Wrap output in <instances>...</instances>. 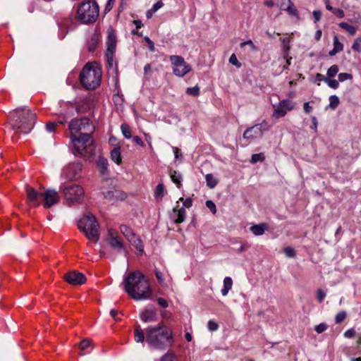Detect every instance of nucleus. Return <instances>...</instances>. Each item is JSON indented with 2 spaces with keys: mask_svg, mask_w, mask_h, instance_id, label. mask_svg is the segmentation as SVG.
I'll use <instances>...</instances> for the list:
<instances>
[{
  "mask_svg": "<svg viewBox=\"0 0 361 361\" xmlns=\"http://www.w3.org/2000/svg\"><path fill=\"white\" fill-rule=\"evenodd\" d=\"M132 245L136 248L140 255H142L143 253L144 246L140 238L136 240Z\"/></svg>",
  "mask_w": 361,
  "mask_h": 361,
  "instance_id": "obj_39",
  "label": "nucleus"
},
{
  "mask_svg": "<svg viewBox=\"0 0 361 361\" xmlns=\"http://www.w3.org/2000/svg\"><path fill=\"white\" fill-rule=\"evenodd\" d=\"M120 231L127 239L134 234L132 229L126 225H121L120 226Z\"/></svg>",
  "mask_w": 361,
  "mask_h": 361,
  "instance_id": "obj_32",
  "label": "nucleus"
},
{
  "mask_svg": "<svg viewBox=\"0 0 361 361\" xmlns=\"http://www.w3.org/2000/svg\"><path fill=\"white\" fill-rule=\"evenodd\" d=\"M170 177L172 181L177 185V187L178 188H180L181 182L183 180L181 173L176 171H173L170 173Z\"/></svg>",
  "mask_w": 361,
  "mask_h": 361,
  "instance_id": "obj_24",
  "label": "nucleus"
},
{
  "mask_svg": "<svg viewBox=\"0 0 361 361\" xmlns=\"http://www.w3.org/2000/svg\"><path fill=\"white\" fill-rule=\"evenodd\" d=\"M233 286V280L231 277L226 276L224 279V286L221 290L222 295L226 296Z\"/></svg>",
  "mask_w": 361,
  "mask_h": 361,
  "instance_id": "obj_21",
  "label": "nucleus"
},
{
  "mask_svg": "<svg viewBox=\"0 0 361 361\" xmlns=\"http://www.w3.org/2000/svg\"><path fill=\"white\" fill-rule=\"evenodd\" d=\"M157 314L153 308H147L142 312L140 314L141 319L145 322H155L157 320Z\"/></svg>",
  "mask_w": 361,
  "mask_h": 361,
  "instance_id": "obj_20",
  "label": "nucleus"
},
{
  "mask_svg": "<svg viewBox=\"0 0 361 361\" xmlns=\"http://www.w3.org/2000/svg\"><path fill=\"white\" fill-rule=\"evenodd\" d=\"M353 78V75L350 73H341L338 74V81L344 82L347 80H351Z\"/></svg>",
  "mask_w": 361,
  "mask_h": 361,
  "instance_id": "obj_44",
  "label": "nucleus"
},
{
  "mask_svg": "<svg viewBox=\"0 0 361 361\" xmlns=\"http://www.w3.org/2000/svg\"><path fill=\"white\" fill-rule=\"evenodd\" d=\"M338 26L346 30L350 35H354L356 33L357 28L347 23L341 22L338 24Z\"/></svg>",
  "mask_w": 361,
  "mask_h": 361,
  "instance_id": "obj_29",
  "label": "nucleus"
},
{
  "mask_svg": "<svg viewBox=\"0 0 361 361\" xmlns=\"http://www.w3.org/2000/svg\"><path fill=\"white\" fill-rule=\"evenodd\" d=\"M159 361H178V358L174 353L168 351L160 357Z\"/></svg>",
  "mask_w": 361,
  "mask_h": 361,
  "instance_id": "obj_30",
  "label": "nucleus"
},
{
  "mask_svg": "<svg viewBox=\"0 0 361 361\" xmlns=\"http://www.w3.org/2000/svg\"><path fill=\"white\" fill-rule=\"evenodd\" d=\"M267 228V226L265 224H260L251 226L250 231L255 235H262Z\"/></svg>",
  "mask_w": 361,
  "mask_h": 361,
  "instance_id": "obj_23",
  "label": "nucleus"
},
{
  "mask_svg": "<svg viewBox=\"0 0 361 361\" xmlns=\"http://www.w3.org/2000/svg\"><path fill=\"white\" fill-rule=\"evenodd\" d=\"M11 128L15 132L28 133L35 123L36 114L26 106L16 109L10 113Z\"/></svg>",
  "mask_w": 361,
  "mask_h": 361,
  "instance_id": "obj_3",
  "label": "nucleus"
},
{
  "mask_svg": "<svg viewBox=\"0 0 361 361\" xmlns=\"http://www.w3.org/2000/svg\"><path fill=\"white\" fill-rule=\"evenodd\" d=\"M290 15L296 16L297 15V9L295 7L294 4L290 2V5L286 8V10Z\"/></svg>",
  "mask_w": 361,
  "mask_h": 361,
  "instance_id": "obj_47",
  "label": "nucleus"
},
{
  "mask_svg": "<svg viewBox=\"0 0 361 361\" xmlns=\"http://www.w3.org/2000/svg\"><path fill=\"white\" fill-rule=\"evenodd\" d=\"M157 302L162 307H168V302L165 299H164L162 298H158Z\"/></svg>",
  "mask_w": 361,
  "mask_h": 361,
  "instance_id": "obj_62",
  "label": "nucleus"
},
{
  "mask_svg": "<svg viewBox=\"0 0 361 361\" xmlns=\"http://www.w3.org/2000/svg\"><path fill=\"white\" fill-rule=\"evenodd\" d=\"M106 240L109 245L118 252L127 254L124 243L117 231L112 228L108 229Z\"/></svg>",
  "mask_w": 361,
  "mask_h": 361,
  "instance_id": "obj_13",
  "label": "nucleus"
},
{
  "mask_svg": "<svg viewBox=\"0 0 361 361\" xmlns=\"http://www.w3.org/2000/svg\"><path fill=\"white\" fill-rule=\"evenodd\" d=\"M103 195L104 197L111 204L118 200H123L126 197L123 192L116 189L103 191Z\"/></svg>",
  "mask_w": 361,
  "mask_h": 361,
  "instance_id": "obj_19",
  "label": "nucleus"
},
{
  "mask_svg": "<svg viewBox=\"0 0 361 361\" xmlns=\"http://www.w3.org/2000/svg\"><path fill=\"white\" fill-rule=\"evenodd\" d=\"M145 332L144 333L140 326H137L135 329V341L137 343H142L145 341Z\"/></svg>",
  "mask_w": 361,
  "mask_h": 361,
  "instance_id": "obj_26",
  "label": "nucleus"
},
{
  "mask_svg": "<svg viewBox=\"0 0 361 361\" xmlns=\"http://www.w3.org/2000/svg\"><path fill=\"white\" fill-rule=\"evenodd\" d=\"M207 327L208 329L212 331H216L219 328V326L218 324L214 322L213 320H209L207 323Z\"/></svg>",
  "mask_w": 361,
  "mask_h": 361,
  "instance_id": "obj_53",
  "label": "nucleus"
},
{
  "mask_svg": "<svg viewBox=\"0 0 361 361\" xmlns=\"http://www.w3.org/2000/svg\"><path fill=\"white\" fill-rule=\"evenodd\" d=\"M334 49H335L336 51H341L343 49V45L338 40V38L336 35L334 37Z\"/></svg>",
  "mask_w": 361,
  "mask_h": 361,
  "instance_id": "obj_40",
  "label": "nucleus"
},
{
  "mask_svg": "<svg viewBox=\"0 0 361 361\" xmlns=\"http://www.w3.org/2000/svg\"><path fill=\"white\" fill-rule=\"evenodd\" d=\"M124 290L135 300L149 299L152 290L147 280L139 271L130 272L123 279Z\"/></svg>",
  "mask_w": 361,
  "mask_h": 361,
  "instance_id": "obj_1",
  "label": "nucleus"
},
{
  "mask_svg": "<svg viewBox=\"0 0 361 361\" xmlns=\"http://www.w3.org/2000/svg\"><path fill=\"white\" fill-rule=\"evenodd\" d=\"M338 71L337 65H332L327 71L326 78H334L338 74Z\"/></svg>",
  "mask_w": 361,
  "mask_h": 361,
  "instance_id": "obj_33",
  "label": "nucleus"
},
{
  "mask_svg": "<svg viewBox=\"0 0 361 361\" xmlns=\"http://www.w3.org/2000/svg\"><path fill=\"white\" fill-rule=\"evenodd\" d=\"M352 49L357 53L361 52V37H357L352 45Z\"/></svg>",
  "mask_w": 361,
  "mask_h": 361,
  "instance_id": "obj_36",
  "label": "nucleus"
},
{
  "mask_svg": "<svg viewBox=\"0 0 361 361\" xmlns=\"http://www.w3.org/2000/svg\"><path fill=\"white\" fill-rule=\"evenodd\" d=\"M78 226L85 236L90 240L97 242L99 239L100 233L99 230V224L94 216L92 214L84 215L78 221Z\"/></svg>",
  "mask_w": 361,
  "mask_h": 361,
  "instance_id": "obj_5",
  "label": "nucleus"
},
{
  "mask_svg": "<svg viewBox=\"0 0 361 361\" xmlns=\"http://www.w3.org/2000/svg\"><path fill=\"white\" fill-rule=\"evenodd\" d=\"M121 130L126 138L129 139L132 137L130 128L127 124L123 123L121 126Z\"/></svg>",
  "mask_w": 361,
  "mask_h": 361,
  "instance_id": "obj_34",
  "label": "nucleus"
},
{
  "mask_svg": "<svg viewBox=\"0 0 361 361\" xmlns=\"http://www.w3.org/2000/svg\"><path fill=\"white\" fill-rule=\"evenodd\" d=\"M290 0H280V9L285 11L286 8L288 7V5H290Z\"/></svg>",
  "mask_w": 361,
  "mask_h": 361,
  "instance_id": "obj_57",
  "label": "nucleus"
},
{
  "mask_svg": "<svg viewBox=\"0 0 361 361\" xmlns=\"http://www.w3.org/2000/svg\"><path fill=\"white\" fill-rule=\"evenodd\" d=\"M164 195V186L162 183L159 184L154 190V197L157 200H161Z\"/></svg>",
  "mask_w": 361,
  "mask_h": 361,
  "instance_id": "obj_31",
  "label": "nucleus"
},
{
  "mask_svg": "<svg viewBox=\"0 0 361 361\" xmlns=\"http://www.w3.org/2000/svg\"><path fill=\"white\" fill-rule=\"evenodd\" d=\"M246 45L249 46L251 51H257V47L252 40L250 39V40L243 42L240 44L241 47H243Z\"/></svg>",
  "mask_w": 361,
  "mask_h": 361,
  "instance_id": "obj_46",
  "label": "nucleus"
},
{
  "mask_svg": "<svg viewBox=\"0 0 361 361\" xmlns=\"http://www.w3.org/2000/svg\"><path fill=\"white\" fill-rule=\"evenodd\" d=\"M229 63L238 68H240L242 64L240 63L235 54H232L229 58Z\"/></svg>",
  "mask_w": 361,
  "mask_h": 361,
  "instance_id": "obj_41",
  "label": "nucleus"
},
{
  "mask_svg": "<svg viewBox=\"0 0 361 361\" xmlns=\"http://www.w3.org/2000/svg\"><path fill=\"white\" fill-rule=\"evenodd\" d=\"M99 16V6L94 1H83L77 10L76 18L84 24L92 23Z\"/></svg>",
  "mask_w": 361,
  "mask_h": 361,
  "instance_id": "obj_7",
  "label": "nucleus"
},
{
  "mask_svg": "<svg viewBox=\"0 0 361 361\" xmlns=\"http://www.w3.org/2000/svg\"><path fill=\"white\" fill-rule=\"evenodd\" d=\"M63 279L73 286L82 285L86 281L85 276L79 271H71L63 276Z\"/></svg>",
  "mask_w": 361,
  "mask_h": 361,
  "instance_id": "obj_16",
  "label": "nucleus"
},
{
  "mask_svg": "<svg viewBox=\"0 0 361 361\" xmlns=\"http://www.w3.org/2000/svg\"><path fill=\"white\" fill-rule=\"evenodd\" d=\"M146 342L149 348L164 350L174 344L173 331L167 326L159 324L156 326H148L145 329Z\"/></svg>",
  "mask_w": 361,
  "mask_h": 361,
  "instance_id": "obj_2",
  "label": "nucleus"
},
{
  "mask_svg": "<svg viewBox=\"0 0 361 361\" xmlns=\"http://www.w3.org/2000/svg\"><path fill=\"white\" fill-rule=\"evenodd\" d=\"M317 297L318 301L322 302L326 297V293L322 289H319L317 293Z\"/></svg>",
  "mask_w": 361,
  "mask_h": 361,
  "instance_id": "obj_55",
  "label": "nucleus"
},
{
  "mask_svg": "<svg viewBox=\"0 0 361 361\" xmlns=\"http://www.w3.org/2000/svg\"><path fill=\"white\" fill-rule=\"evenodd\" d=\"M170 61L172 65L173 73L178 77H183L191 71L190 66L188 65L180 56H171Z\"/></svg>",
  "mask_w": 361,
  "mask_h": 361,
  "instance_id": "obj_12",
  "label": "nucleus"
},
{
  "mask_svg": "<svg viewBox=\"0 0 361 361\" xmlns=\"http://www.w3.org/2000/svg\"><path fill=\"white\" fill-rule=\"evenodd\" d=\"M90 345V341L88 339L82 340L80 343V348L83 350H85Z\"/></svg>",
  "mask_w": 361,
  "mask_h": 361,
  "instance_id": "obj_58",
  "label": "nucleus"
},
{
  "mask_svg": "<svg viewBox=\"0 0 361 361\" xmlns=\"http://www.w3.org/2000/svg\"><path fill=\"white\" fill-rule=\"evenodd\" d=\"M173 212L176 213V217L174 219L176 224H180L185 221L186 212L184 207L180 209H173Z\"/></svg>",
  "mask_w": 361,
  "mask_h": 361,
  "instance_id": "obj_22",
  "label": "nucleus"
},
{
  "mask_svg": "<svg viewBox=\"0 0 361 361\" xmlns=\"http://www.w3.org/2000/svg\"><path fill=\"white\" fill-rule=\"evenodd\" d=\"M339 104V99L336 95H331L329 97V107L335 109Z\"/></svg>",
  "mask_w": 361,
  "mask_h": 361,
  "instance_id": "obj_35",
  "label": "nucleus"
},
{
  "mask_svg": "<svg viewBox=\"0 0 361 361\" xmlns=\"http://www.w3.org/2000/svg\"><path fill=\"white\" fill-rule=\"evenodd\" d=\"M60 191L62 192L67 203L70 205L80 203L85 195L83 188L78 185H67L61 184Z\"/></svg>",
  "mask_w": 361,
  "mask_h": 361,
  "instance_id": "obj_8",
  "label": "nucleus"
},
{
  "mask_svg": "<svg viewBox=\"0 0 361 361\" xmlns=\"http://www.w3.org/2000/svg\"><path fill=\"white\" fill-rule=\"evenodd\" d=\"M206 206L212 212V214H215L216 213V205L212 200H207Z\"/></svg>",
  "mask_w": 361,
  "mask_h": 361,
  "instance_id": "obj_48",
  "label": "nucleus"
},
{
  "mask_svg": "<svg viewBox=\"0 0 361 361\" xmlns=\"http://www.w3.org/2000/svg\"><path fill=\"white\" fill-rule=\"evenodd\" d=\"M71 138L75 148V154L85 158H90L94 154V141L91 137V134L82 133L79 137Z\"/></svg>",
  "mask_w": 361,
  "mask_h": 361,
  "instance_id": "obj_6",
  "label": "nucleus"
},
{
  "mask_svg": "<svg viewBox=\"0 0 361 361\" xmlns=\"http://www.w3.org/2000/svg\"><path fill=\"white\" fill-rule=\"evenodd\" d=\"M25 190L29 204L31 207H36L42 204L44 191L39 192L28 185H26Z\"/></svg>",
  "mask_w": 361,
  "mask_h": 361,
  "instance_id": "obj_14",
  "label": "nucleus"
},
{
  "mask_svg": "<svg viewBox=\"0 0 361 361\" xmlns=\"http://www.w3.org/2000/svg\"><path fill=\"white\" fill-rule=\"evenodd\" d=\"M180 201L183 202V206L186 208H190L192 205V200L190 197L186 198L185 200H184L183 197H180L179 198L177 203H178Z\"/></svg>",
  "mask_w": 361,
  "mask_h": 361,
  "instance_id": "obj_45",
  "label": "nucleus"
},
{
  "mask_svg": "<svg viewBox=\"0 0 361 361\" xmlns=\"http://www.w3.org/2000/svg\"><path fill=\"white\" fill-rule=\"evenodd\" d=\"M71 133V137H76L75 135L79 132L82 133H88L90 135L94 130V126L90 123V119L85 117L80 119H73L68 126Z\"/></svg>",
  "mask_w": 361,
  "mask_h": 361,
  "instance_id": "obj_9",
  "label": "nucleus"
},
{
  "mask_svg": "<svg viewBox=\"0 0 361 361\" xmlns=\"http://www.w3.org/2000/svg\"><path fill=\"white\" fill-rule=\"evenodd\" d=\"M154 274H155L156 278L158 280V281L159 282V283L164 286L165 282H164V279L162 273L160 271L156 269Z\"/></svg>",
  "mask_w": 361,
  "mask_h": 361,
  "instance_id": "obj_50",
  "label": "nucleus"
},
{
  "mask_svg": "<svg viewBox=\"0 0 361 361\" xmlns=\"http://www.w3.org/2000/svg\"><path fill=\"white\" fill-rule=\"evenodd\" d=\"M327 329V325L325 323H321L314 327V330L318 334H322Z\"/></svg>",
  "mask_w": 361,
  "mask_h": 361,
  "instance_id": "obj_49",
  "label": "nucleus"
},
{
  "mask_svg": "<svg viewBox=\"0 0 361 361\" xmlns=\"http://www.w3.org/2000/svg\"><path fill=\"white\" fill-rule=\"evenodd\" d=\"M263 124H266L264 121L260 124H257L248 128L243 133V138L251 142L255 139L261 137L263 135V130L262 128Z\"/></svg>",
  "mask_w": 361,
  "mask_h": 361,
  "instance_id": "obj_17",
  "label": "nucleus"
},
{
  "mask_svg": "<svg viewBox=\"0 0 361 361\" xmlns=\"http://www.w3.org/2000/svg\"><path fill=\"white\" fill-rule=\"evenodd\" d=\"M355 334V331L354 329H348L347 331H345L344 333V336L347 338H350L352 337H353Z\"/></svg>",
  "mask_w": 361,
  "mask_h": 361,
  "instance_id": "obj_60",
  "label": "nucleus"
},
{
  "mask_svg": "<svg viewBox=\"0 0 361 361\" xmlns=\"http://www.w3.org/2000/svg\"><path fill=\"white\" fill-rule=\"evenodd\" d=\"M111 158L112 161H114L117 164L121 163V148L120 147H116L111 152Z\"/></svg>",
  "mask_w": 361,
  "mask_h": 361,
  "instance_id": "obj_25",
  "label": "nucleus"
},
{
  "mask_svg": "<svg viewBox=\"0 0 361 361\" xmlns=\"http://www.w3.org/2000/svg\"><path fill=\"white\" fill-rule=\"evenodd\" d=\"M107 49L106 52V57L108 65L113 71H116V64L114 61V54L116 48V36L112 28L108 30V35L106 39Z\"/></svg>",
  "mask_w": 361,
  "mask_h": 361,
  "instance_id": "obj_10",
  "label": "nucleus"
},
{
  "mask_svg": "<svg viewBox=\"0 0 361 361\" xmlns=\"http://www.w3.org/2000/svg\"><path fill=\"white\" fill-rule=\"evenodd\" d=\"M346 317V313L344 311L338 312L335 317V322L336 324L342 322Z\"/></svg>",
  "mask_w": 361,
  "mask_h": 361,
  "instance_id": "obj_42",
  "label": "nucleus"
},
{
  "mask_svg": "<svg viewBox=\"0 0 361 361\" xmlns=\"http://www.w3.org/2000/svg\"><path fill=\"white\" fill-rule=\"evenodd\" d=\"M115 1H116V0H108L107 1V3H106L105 8H104V12L106 13L109 12L111 10Z\"/></svg>",
  "mask_w": 361,
  "mask_h": 361,
  "instance_id": "obj_54",
  "label": "nucleus"
},
{
  "mask_svg": "<svg viewBox=\"0 0 361 361\" xmlns=\"http://www.w3.org/2000/svg\"><path fill=\"white\" fill-rule=\"evenodd\" d=\"M325 82L328 85L329 87L333 89H337L339 86V81L336 80L334 78H326Z\"/></svg>",
  "mask_w": 361,
  "mask_h": 361,
  "instance_id": "obj_37",
  "label": "nucleus"
},
{
  "mask_svg": "<svg viewBox=\"0 0 361 361\" xmlns=\"http://www.w3.org/2000/svg\"><path fill=\"white\" fill-rule=\"evenodd\" d=\"M313 17L314 19V21L317 23L320 20L322 17V13L319 11H313Z\"/></svg>",
  "mask_w": 361,
  "mask_h": 361,
  "instance_id": "obj_63",
  "label": "nucleus"
},
{
  "mask_svg": "<svg viewBox=\"0 0 361 361\" xmlns=\"http://www.w3.org/2000/svg\"><path fill=\"white\" fill-rule=\"evenodd\" d=\"M59 200V195L56 190H47L44 191L42 204L44 208H50L57 203Z\"/></svg>",
  "mask_w": 361,
  "mask_h": 361,
  "instance_id": "obj_18",
  "label": "nucleus"
},
{
  "mask_svg": "<svg viewBox=\"0 0 361 361\" xmlns=\"http://www.w3.org/2000/svg\"><path fill=\"white\" fill-rule=\"evenodd\" d=\"M264 159V156L262 153L255 154L252 156L251 161L252 163H257L258 161H262Z\"/></svg>",
  "mask_w": 361,
  "mask_h": 361,
  "instance_id": "obj_43",
  "label": "nucleus"
},
{
  "mask_svg": "<svg viewBox=\"0 0 361 361\" xmlns=\"http://www.w3.org/2000/svg\"><path fill=\"white\" fill-rule=\"evenodd\" d=\"M82 85L88 90H94L99 86L101 78V69L96 65L86 64L80 74Z\"/></svg>",
  "mask_w": 361,
  "mask_h": 361,
  "instance_id": "obj_4",
  "label": "nucleus"
},
{
  "mask_svg": "<svg viewBox=\"0 0 361 361\" xmlns=\"http://www.w3.org/2000/svg\"><path fill=\"white\" fill-rule=\"evenodd\" d=\"M312 124L311 125L310 128L314 130V132H317V126H318V122L315 116H312Z\"/></svg>",
  "mask_w": 361,
  "mask_h": 361,
  "instance_id": "obj_61",
  "label": "nucleus"
},
{
  "mask_svg": "<svg viewBox=\"0 0 361 361\" xmlns=\"http://www.w3.org/2000/svg\"><path fill=\"white\" fill-rule=\"evenodd\" d=\"M303 109L305 113L309 114L312 111V107L310 105L309 102H305L303 104Z\"/></svg>",
  "mask_w": 361,
  "mask_h": 361,
  "instance_id": "obj_64",
  "label": "nucleus"
},
{
  "mask_svg": "<svg viewBox=\"0 0 361 361\" xmlns=\"http://www.w3.org/2000/svg\"><path fill=\"white\" fill-rule=\"evenodd\" d=\"M273 113L272 117L279 118L284 117L288 112L295 109V103L290 99H283L277 104H272Z\"/></svg>",
  "mask_w": 361,
  "mask_h": 361,
  "instance_id": "obj_11",
  "label": "nucleus"
},
{
  "mask_svg": "<svg viewBox=\"0 0 361 361\" xmlns=\"http://www.w3.org/2000/svg\"><path fill=\"white\" fill-rule=\"evenodd\" d=\"M185 92L188 94L197 97L200 94V88L197 85L192 87H187Z\"/></svg>",
  "mask_w": 361,
  "mask_h": 361,
  "instance_id": "obj_38",
  "label": "nucleus"
},
{
  "mask_svg": "<svg viewBox=\"0 0 361 361\" xmlns=\"http://www.w3.org/2000/svg\"><path fill=\"white\" fill-rule=\"evenodd\" d=\"M57 123L54 122H48L46 124V130L49 133H54L56 127Z\"/></svg>",
  "mask_w": 361,
  "mask_h": 361,
  "instance_id": "obj_52",
  "label": "nucleus"
},
{
  "mask_svg": "<svg viewBox=\"0 0 361 361\" xmlns=\"http://www.w3.org/2000/svg\"><path fill=\"white\" fill-rule=\"evenodd\" d=\"M164 6V3L161 0L157 1L151 8L153 11L157 12L159 8H162Z\"/></svg>",
  "mask_w": 361,
  "mask_h": 361,
  "instance_id": "obj_56",
  "label": "nucleus"
},
{
  "mask_svg": "<svg viewBox=\"0 0 361 361\" xmlns=\"http://www.w3.org/2000/svg\"><path fill=\"white\" fill-rule=\"evenodd\" d=\"M145 40L147 42L150 51H154L155 47H154V42L147 36L145 37Z\"/></svg>",
  "mask_w": 361,
  "mask_h": 361,
  "instance_id": "obj_59",
  "label": "nucleus"
},
{
  "mask_svg": "<svg viewBox=\"0 0 361 361\" xmlns=\"http://www.w3.org/2000/svg\"><path fill=\"white\" fill-rule=\"evenodd\" d=\"M205 180L207 182V185L209 188H214L218 183L217 179L211 173H208L205 176Z\"/></svg>",
  "mask_w": 361,
  "mask_h": 361,
  "instance_id": "obj_28",
  "label": "nucleus"
},
{
  "mask_svg": "<svg viewBox=\"0 0 361 361\" xmlns=\"http://www.w3.org/2000/svg\"><path fill=\"white\" fill-rule=\"evenodd\" d=\"M285 255L288 257H294L295 256V252L293 248L287 247L284 249Z\"/></svg>",
  "mask_w": 361,
  "mask_h": 361,
  "instance_id": "obj_51",
  "label": "nucleus"
},
{
  "mask_svg": "<svg viewBox=\"0 0 361 361\" xmlns=\"http://www.w3.org/2000/svg\"><path fill=\"white\" fill-rule=\"evenodd\" d=\"M82 164L80 162H75L68 164L63 171V175L69 180H76L80 177Z\"/></svg>",
  "mask_w": 361,
  "mask_h": 361,
  "instance_id": "obj_15",
  "label": "nucleus"
},
{
  "mask_svg": "<svg viewBox=\"0 0 361 361\" xmlns=\"http://www.w3.org/2000/svg\"><path fill=\"white\" fill-rule=\"evenodd\" d=\"M97 165L101 169V172L104 174L107 171L108 161L106 159L99 157L97 161Z\"/></svg>",
  "mask_w": 361,
  "mask_h": 361,
  "instance_id": "obj_27",
  "label": "nucleus"
}]
</instances>
